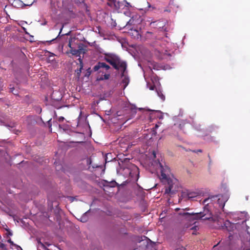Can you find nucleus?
<instances>
[{
    "mask_svg": "<svg viewBox=\"0 0 250 250\" xmlns=\"http://www.w3.org/2000/svg\"><path fill=\"white\" fill-rule=\"evenodd\" d=\"M229 198V196L227 194L210 196L208 198L205 199L203 202V204L205 205L203 212L196 213L184 212V219L190 222H192L194 220L198 219H202L203 220L211 219L214 222H219V219L221 218L217 213H215L216 217H213L211 211L212 207L213 206L214 208H220L223 209Z\"/></svg>",
    "mask_w": 250,
    "mask_h": 250,
    "instance_id": "f257e3e1",
    "label": "nucleus"
},
{
    "mask_svg": "<svg viewBox=\"0 0 250 250\" xmlns=\"http://www.w3.org/2000/svg\"><path fill=\"white\" fill-rule=\"evenodd\" d=\"M158 167L160 168L161 171V180L168 184V187L166 188L165 193L172 195L178 189L179 182L171 172L169 167L165 163L160 162L158 161L156 163Z\"/></svg>",
    "mask_w": 250,
    "mask_h": 250,
    "instance_id": "f03ea898",
    "label": "nucleus"
},
{
    "mask_svg": "<svg viewBox=\"0 0 250 250\" xmlns=\"http://www.w3.org/2000/svg\"><path fill=\"white\" fill-rule=\"evenodd\" d=\"M104 60L112 65L115 69L122 73V83H123V87L125 89L127 86L129 82L128 77L125 74L126 68L125 62L121 60L116 55L111 54L106 55Z\"/></svg>",
    "mask_w": 250,
    "mask_h": 250,
    "instance_id": "7ed1b4c3",
    "label": "nucleus"
},
{
    "mask_svg": "<svg viewBox=\"0 0 250 250\" xmlns=\"http://www.w3.org/2000/svg\"><path fill=\"white\" fill-rule=\"evenodd\" d=\"M117 172L131 180L137 181L138 179L139 169L133 164H128L117 169Z\"/></svg>",
    "mask_w": 250,
    "mask_h": 250,
    "instance_id": "20e7f679",
    "label": "nucleus"
},
{
    "mask_svg": "<svg viewBox=\"0 0 250 250\" xmlns=\"http://www.w3.org/2000/svg\"><path fill=\"white\" fill-rule=\"evenodd\" d=\"M110 66L106 64L105 62H99L93 67V70L95 71H97L99 73L104 74L98 78V80H104L109 79L110 74L108 73V70L110 69Z\"/></svg>",
    "mask_w": 250,
    "mask_h": 250,
    "instance_id": "39448f33",
    "label": "nucleus"
},
{
    "mask_svg": "<svg viewBox=\"0 0 250 250\" xmlns=\"http://www.w3.org/2000/svg\"><path fill=\"white\" fill-rule=\"evenodd\" d=\"M168 48V46H166L165 48L161 47L160 48H157L155 54L160 59H166L167 56H171L170 53L168 52L167 50Z\"/></svg>",
    "mask_w": 250,
    "mask_h": 250,
    "instance_id": "423d86ee",
    "label": "nucleus"
},
{
    "mask_svg": "<svg viewBox=\"0 0 250 250\" xmlns=\"http://www.w3.org/2000/svg\"><path fill=\"white\" fill-rule=\"evenodd\" d=\"M227 215L229 216V218L232 219L236 221L238 220H243L242 222H246V219L244 220L243 217L246 215L245 212H229L227 213Z\"/></svg>",
    "mask_w": 250,
    "mask_h": 250,
    "instance_id": "0eeeda50",
    "label": "nucleus"
},
{
    "mask_svg": "<svg viewBox=\"0 0 250 250\" xmlns=\"http://www.w3.org/2000/svg\"><path fill=\"white\" fill-rule=\"evenodd\" d=\"M240 224L238 223H232L229 220H226L224 223V226H222L223 229L225 228L229 231H232L239 227Z\"/></svg>",
    "mask_w": 250,
    "mask_h": 250,
    "instance_id": "6e6552de",
    "label": "nucleus"
},
{
    "mask_svg": "<svg viewBox=\"0 0 250 250\" xmlns=\"http://www.w3.org/2000/svg\"><path fill=\"white\" fill-rule=\"evenodd\" d=\"M125 2V0H112L109 4L111 6H114L116 10H118L123 8Z\"/></svg>",
    "mask_w": 250,
    "mask_h": 250,
    "instance_id": "1a4fd4ad",
    "label": "nucleus"
},
{
    "mask_svg": "<svg viewBox=\"0 0 250 250\" xmlns=\"http://www.w3.org/2000/svg\"><path fill=\"white\" fill-rule=\"evenodd\" d=\"M199 194L198 192L187 191L182 193V196L186 199L193 200V199L197 197Z\"/></svg>",
    "mask_w": 250,
    "mask_h": 250,
    "instance_id": "9d476101",
    "label": "nucleus"
},
{
    "mask_svg": "<svg viewBox=\"0 0 250 250\" xmlns=\"http://www.w3.org/2000/svg\"><path fill=\"white\" fill-rule=\"evenodd\" d=\"M166 22L165 21H158L151 23L152 27L158 28V29L166 30V28H164L165 26Z\"/></svg>",
    "mask_w": 250,
    "mask_h": 250,
    "instance_id": "9b49d317",
    "label": "nucleus"
},
{
    "mask_svg": "<svg viewBox=\"0 0 250 250\" xmlns=\"http://www.w3.org/2000/svg\"><path fill=\"white\" fill-rule=\"evenodd\" d=\"M127 110H128L129 114V117L128 119L132 118L134 117L136 113L137 108L135 105H130L128 107H127Z\"/></svg>",
    "mask_w": 250,
    "mask_h": 250,
    "instance_id": "f8f14e48",
    "label": "nucleus"
},
{
    "mask_svg": "<svg viewBox=\"0 0 250 250\" xmlns=\"http://www.w3.org/2000/svg\"><path fill=\"white\" fill-rule=\"evenodd\" d=\"M79 61L80 62L79 68H77V70L75 71L78 77H79V76H80L82 69H83V61L81 57L79 58Z\"/></svg>",
    "mask_w": 250,
    "mask_h": 250,
    "instance_id": "ddd939ff",
    "label": "nucleus"
},
{
    "mask_svg": "<svg viewBox=\"0 0 250 250\" xmlns=\"http://www.w3.org/2000/svg\"><path fill=\"white\" fill-rule=\"evenodd\" d=\"M148 66L150 71L152 69H158V64L154 62L149 61L148 62Z\"/></svg>",
    "mask_w": 250,
    "mask_h": 250,
    "instance_id": "4468645a",
    "label": "nucleus"
},
{
    "mask_svg": "<svg viewBox=\"0 0 250 250\" xmlns=\"http://www.w3.org/2000/svg\"><path fill=\"white\" fill-rule=\"evenodd\" d=\"M69 46L71 48V50L70 51V52L72 55L76 56H79L82 50L81 49H74L71 48V44L69 43Z\"/></svg>",
    "mask_w": 250,
    "mask_h": 250,
    "instance_id": "2eb2a0df",
    "label": "nucleus"
},
{
    "mask_svg": "<svg viewBox=\"0 0 250 250\" xmlns=\"http://www.w3.org/2000/svg\"><path fill=\"white\" fill-rule=\"evenodd\" d=\"M152 115H154L155 117H157L160 119L163 118V115L162 112L160 110H152Z\"/></svg>",
    "mask_w": 250,
    "mask_h": 250,
    "instance_id": "dca6fc26",
    "label": "nucleus"
},
{
    "mask_svg": "<svg viewBox=\"0 0 250 250\" xmlns=\"http://www.w3.org/2000/svg\"><path fill=\"white\" fill-rule=\"evenodd\" d=\"M89 213V210L84 213L80 218V221L82 222H85L88 220V214Z\"/></svg>",
    "mask_w": 250,
    "mask_h": 250,
    "instance_id": "f3484780",
    "label": "nucleus"
},
{
    "mask_svg": "<svg viewBox=\"0 0 250 250\" xmlns=\"http://www.w3.org/2000/svg\"><path fill=\"white\" fill-rule=\"evenodd\" d=\"M46 56H48V61L53 62L55 60V54L50 52H47Z\"/></svg>",
    "mask_w": 250,
    "mask_h": 250,
    "instance_id": "a211bd4d",
    "label": "nucleus"
},
{
    "mask_svg": "<svg viewBox=\"0 0 250 250\" xmlns=\"http://www.w3.org/2000/svg\"><path fill=\"white\" fill-rule=\"evenodd\" d=\"M129 33L132 36H134L135 38L139 39L141 36L139 31L137 30H131V32Z\"/></svg>",
    "mask_w": 250,
    "mask_h": 250,
    "instance_id": "6ab92c4d",
    "label": "nucleus"
},
{
    "mask_svg": "<svg viewBox=\"0 0 250 250\" xmlns=\"http://www.w3.org/2000/svg\"><path fill=\"white\" fill-rule=\"evenodd\" d=\"M156 92L157 93L158 96L162 99V100L164 101L165 99V97L162 93L161 89H156Z\"/></svg>",
    "mask_w": 250,
    "mask_h": 250,
    "instance_id": "aec40b11",
    "label": "nucleus"
},
{
    "mask_svg": "<svg viewBox=\"0 0 250 250\" xmlns=\"http://www.w3.org/2000/svg\"><path fill=\"white\" fill-rule=\"evenodd\" d=\"M0 250H8V249L4 244L0 243Z\"/></svg>",
    "mask_w": 250,
    "mask_h": 250,
    "instance_id": "412c9836",
    "label": "nucleus"
},
{
    "mask_svg": "<svg viewBox=\"0 0 250 250\" xmlns=\"http://www.w3.org/2000/svg\"><path fill=\"white\" fill-rule=\"evenodd\" d=\"M152 33L150 32H147L146 34V39H150Z\"/></svg>",
    "mask_w": 250,
    "mask_h": 250,
    "instance_id": "4be33fe9",
    "label": "nucleus"
},
{
    "mask_svg": "<svg viewBox=\"0 0 250 250\" xmlns=\"http://www.w3.org/2000/svg\"><path fill=\"white\" fill-rule=\"evenodd\" d=\"M125 7H127L128 8L129 7H130L131 6V5L129 3L127 2L126 0H125V4H124V6Z\"/></svg>",
    "mask_w": 250,
    "mask_h": 250,
    "instance_id": "5701e85b",
    "label": "nucleus"
},
{
    "mask_svg": "<svg viewBox=\"0 0 250 250\" xmlns=\"http://www.w3.org/2000/svg\"><path fill=\"white\" fill-rule=\"evenodd\" d=\"M132 21H133V20L132 19H130L127 22V23L126 24L125 27L127 26V25H130L131 24H132Z\"/></svg>",
    "mask_w": 250,
    "mask_h": 250,
    "instance_id": "b1692460",
    "label": "nucleus"
},
{
    "mask_svg": "<svg viewBox=\"0 0 250 250\" xmlns=\"http://www.w3.org/2000/svg\"><path fill=\"white\" fill-rule=\"evenodd\" d=\"M116 184H117V183L116 182H115V181L112 182L111 183V186L112 187H114Z\"/></svg>",
    "mask_w": 250,
    "mask_h": 250,
    "instance_id": "393cba45",
    "label": "nucleus"
},
{
    "mask_svg": "<svg viewBox=\"0 0 250 250\" xmlns=\"http://www.w3.org/2000/svg\"><path fill=\"white\" fill-rule=\"evenodd\" d=\"M152 155H153V156L154 157V158H156V155H157V153L155 151H153L152 152Z\"/></svg>",
    "mask_w": 250,
    "mask_h": 250,
    "instance_id": "a878e982",
    "label": "nucleus"
},
{
    "mask_svg": "<svg viewBox=\"0 0 250 250\" xmlns=\"http://www.w3.org/2000/svg\"><path fill=\"white\" fill-rule=\"evenodd\" d=\"M64 120V118L63 117H60L58 119L59 122H62Z\"/></svg>",
    "mask_w": 250,
    "mask_h": 250,
    "instance_id": "bb28decb",
    "label": "nucleus"
},
{
    "mask_svg": "<svg viewBox=\"0 0 250 250\" xmlns=\"http://www.w3.org/2000/svg\"><path fill=\"white\" fill-rule=\"evenodd\" d=\"M184 212H185V211L184 210L180 211L179 212V215H180L184 217V215L183 214Z\"/></svg>",
    "mask_w": 250,
    "mask_h": 250,
    "instance_id": "cd10ccee",
    "label": "nucleus"
},
{
    "mask_svg": "<svg viewBox=\"0 0 250 250\" xmlns=\"http://www.w3.org/2000/svg\"><path fill=\"white\" fill-rule=\"evenodd\" d=\"M202 151L201 149H198V150H193V152H196V153H197V152H201Z\"/></svg>",
    "mask_w": 250,
    "mask_h": 250,
    "instance_id": "c85d7f7f",
    "label": "nucleus"
},
{
    "mask_svg": "<svg viewBox=\"0 0 250 250\" xmlns=\"http://www.w3.org/2000/svg\"><path fill=\"white\" fill-rule=\"evenodd\" d=\"M63 26L61 27V28L60 29V32L59 33V35H58V36H59L62 31V28H63Z\"/></svg>",
    "mask_w": 250,
    "mask_h": 250,
    "instance_id": "c756f323",
    "label": "nucleus"
},
{
    "mask_svg": "<svg viewBox=\"0 0 250 250\" xmlns=\"http://www.w3.org/2000/svg\"><path fill=\"white\" fill-rule=\"evenodd\" d=\"M7 241H8V242L10 243L11 245H13V242L11 241V239H9Z\"/></svg>",
    "mask_w": 250,
    "mask_h": 250,
    "instance_id": "7c9ffc66",
    "label": "nucleus"
},
{
    "mask_svg": "<svg viewBox=\"0 0 250 250\" xmlns=\"http://www.w3.org/2000/svg\"><path fill=\"white\" fill-rule=\"evenodd\" d=\"M197 227L194 226L191 228V229H196Z\"/></svg>",
    "mask_w": 250,
    "mask_h": 250,
    "instance_id": "2f4dec72",
    "label": "nucleus"
},
{
    "mask_svg": "<svg viewBox=\"0 0 250 250\" xmlns=\"http://www.w3.org/2000/svg\"><path fill=\"white\" fill-rule=\"evenodd\" d=\"M149 89L150 90H154V86H151L150 87H149Z\"/></svg>",
    "mask_w": 250,
    "mask_h": 250,
    "instance_id": "473e14b6",
    "label": "nucleus"
},
{
    "mask_svg": "<svg viewBox=\"0 0 250 250\" xmlns=\"http://www.w3.org/2000/svg\"><path fill=\"white\" fill-rule=\"evenodd\" d=\"M148 7H150V4L148 3Z\"/></svg>",
    "mask_w": 250,
    "mask_h": 250,
    "instance_id": "72a5a7b5",
    "label": "nucleus"
},
{
    "mask_svg": "<svg viewBox=\"0 0 250 250\" xmlns=\"http://www.w3.org/2000/svg\"><path fill=\"white\" fill-rule=\"evenodd\" d=\"M155 127H156V128H157V127H158V126L156 125H155Z\"/></svg>",
    "mask_w": 250,
    "mask_h": 250,
    "instance_id": "f704fd0d",
    "label": "nucleus"
},
{
    "mask_svg": "<svg viewBox=\"0 0 250 250\" xmlns=\"http://www.w3.org/2000/svg\"><path fill=\"white\" fill-rule=\"evenodd\" d=\"M144 77H146V72L144 73Z\"/></svg>",
    "mask_w": 250,
    "mask_h": 250,
    "instance_id": "c9c22d12",
    "label": "nucleus"
},
{
    "mask_svg": "<svg viewBox=\"0 0 250 250\" xmlns=\"http://www.w3.org/2000/svg\"><path fill=\"white\" fill-rule=\"evenodd\" d=\"M59 128H61V125H59Z\"/></svg>",
    "mask_w": 250,
    "mask_h": 250,
    "instance_id": "e433bc0d",
    "label": "nucleus"
},
{
    "mask_svg": "<svg viewBox=\"0 0 250 250\" xmlns=\"http://www.w3.org/2000/svg\"><path fill=\"white\" fill-rule=\"evenodd\" d=\"M55 39H52V40H51V42H52V41H54Z\"/></svg>",
    "mask_w": 250,
    "mask_h": 250,
    "instance_id": "4c0bfd02",
    "label": "nucleus"
},
{
    "mask_svg": "<svg viewBox=\"0 0 250 250\" xmlns=\"http://www.w3.org/2000/svg\"><path fill=\"white\" fill-rule=\"evenodd\" d=\"M55 39H52V40H51V42H52V41H54Z\"/></svg>",
    "mask_w": 250,
    "mask_h": 250,
    "instance_id": "58836bf2",
    "label": "nucleus"
},
{
    "mask_svg": "<svg viewBox=\"0 0 250 250\" xmlns=\"http://www.w3.org/2000/svg\"><path fill=\"white\" fill-rule=\"evenodd\" d=\"M51 119H50L49 121H48V122H50Z\"/></svg>",
    "mask_w": 250,
    "mask_h": 250,
    "instance_id": "ea45409f",
    "label": "nucleus"
},
{
    "mask_svg": "<svg viewBox=\"0 0 250 250\" xmlns=\"http://www.w3.org/2000/svg\"><path fill=\"white\" fill-rule=\"evenodd\" d=\"M183 250H185V248H183Z\"/></svg>",
    "mask_w": 250,
    "mask_h": 250,
    "instance_id": "a19ab883",
    "label": "nucleus"
}]
</instances>
